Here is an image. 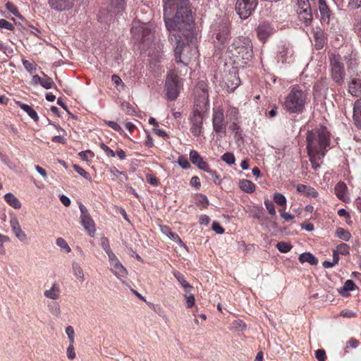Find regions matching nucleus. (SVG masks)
I'll return each mask as SVG.
<instances>
[{"label":"nucleus","mask_w":361,"mask_h":361,"mask_svg":"<svg viewBox=\"0 0 361 361\" xmlns=\"http://www.w3.org/2000/svg\"><path fill=\"white\" fill-rule=\"evenodd\" d=\"M190 7L189 0H166L164 21L171 34L176 29H183L190 36L191 27H194Z\"/></svg>","instance_id":"1"},{"label":"nucleus","mask_w":361,"mask_h":361,"mask_svg":"<svg viewBox=\"0 0 361 361\" xmlns=\"http://www.w3.org/2000/svg\"><path fill=\"white\" fill-rule=\"evenodd\" d=\"M307 150L312 168L317 171L320 168L325 156L326 147L330 143V133L325 126L308 130L306 135Z\"/></svg>","instance_id":"2"},{"label":"nucleus","mask_w":361,"mask_h":361,"mask_svg":"<svg viewBox=\"0 0 361 361\" xmlns=\"http://www.w3.org/2000/svg\"><path fill=\"white\" fill-rule=\"evenodd\" d=\"M173 35L177 40L174 49L175 59L177 63L186 66L189 61L197 56L198 51L194 36V27H191L190 36L183 29H176Z\"/></svg>","instance_id":"3"},{"label":"nucleus","mask_w":361,"mask_h":361,"mask_svg":"<svg viewBox=\"0 0 361 361\" xmlns=\"http://www.w3.org/2000/svg\"><path fill=\"white\" fill-rule=\"evenodd\" d=\"M195 107L191 118L190 131L194 136L198 137L202 133L204 112L208 102L209 94L204 82H199L195 89Z\"/></svg>","instance_id":"4"},{"label":"nucleus","mask_w":361,"mask_h":361,"mask_svg":"<svg viewBox=\"0 0 361 361\" xmlns=\"http://www.w3.org/2000/svg\"><path fill=\"white\" fill-rule=\"evenodd\" d=\"M306 94L298 87H293L285 101V107L291 113H300L305 108Z\"/></svg>","instance_id":"5"},{"label":"nucleus","mask_w":361,"mask_h":361,"mask_svg":"<svg viewBox=\"0 0 361 361\" xmlns=\"http://www.w3.org/2000/svg\"><path fill=\"white\" fill-rule=\"evenodd\" d=\"M233 54L238 60L247 63L253 56L252 43L248 37H242L237 39L232 45Z\"/></svg>","instance_id":"6"},{"label":"nucleus","mask_w":361,"mask_h":361,"mask_svg":"<svg viewBox=\"0 0 361 361\" xmlns=\"http://www.w3.org/2000/svg\"><path fill=\"white\" fill-rule=\"evenodd\" d=\"M130 32L133 37L140 43L148 44L154 38V34L150 27L147 24L138 20L133 22Z\"/></svg>","instance_id":"7"},{"label":"nucleus","mask_w":361,"mask_h":361,"mask_svg":"<svg viewBox=\"0 0 361 361\" xmlns=\"http://www.w3.org/2000/svg\"><path fill=\"white\" fill-rule=\"evenodd\" d=\"M180 88L179 77L173 72H169L167 74L164 87L167 99L171 101L175 100L179 94Z\"/></svg>","instance_id":"8"},{"label":"nucleus","mask_w":361,"mask_h":361,"mask_svg":"<svg viewBox=\"0 0 361 361\" xmlns=\"http://www.w3.org/2000/svg\"><path fill=\"white\" fill-rule=\"evenodd\" d=\"M259 0H237L235 11L239 17L245 20L247 19L255 11Z\"/></svg>","instance_id":"9"},{"label":"nucleus","mask_w":361,"mask_h":361,"mask_svg":"<svg viewBox=\"0 0 361 361\" xmlns=\"http://www.w3.org/2000/svg\"><path fill=\"white\" fill-rule=\"evenodd\" d=\"M310 0H298L297 4V13L299 20L302 22L305 26H309L312 21V6Z\"/></svg>","instance_id":"10"},{"label":"nucleus","mask_w":361,"mask_h":361,"mask_svg":"<svg viewBox=\"0 0 361 361\" xmlns=\"http://www.w3.org/2000/svg\"><path fill=\"white\" fill-rule=\"evenodd\" d=\"M79 209L81 212V224L82 225L84 229L88 233V234L91 237H93L96 231L94 222L90 216V214L85 205H83L82 203H80Z\"/></svg>","instance_id":"11"},{"label":"nucleus","mask_w":361,"mask_h":361,"mask_svg":"<svg viewBox=\"0 0 361 361\" xmlns=\"http://www.w3.org/2000/svg\"><path fill=\"white\" fill-rule=\"evenodd\" d=\"M212 126L214 131L223 137L226 135V125L222 109L214 110L212 116Z\"/></svg>","instance_id":"12"},{"label":"nucleus","mask_w":361,"mask_h":361,"mask_svg":"<svg viewBox=\"0 0 361 361\" xmlns=\"http://www.w3.org/2000/svg\"><path fill=\"white\" fill-rule=\"evenodd\" d=\"M216 39L220 44H224L228 39L230 35L229 25L227 22H224L216 29Z\"/></svg>","instance_id":"13"},{"label":"nucleus","mask_w":361,"mask_h":361,"mask_svg":"<svg viewBox=\"0 0 361 361\" xmlns=\"http://www.w3.org/2000/svg\"><path fill=\"white\" fill-rule=\"evenodd\" d=\"M190 160L201 170L207 172L209 169L208 164L203 160L202 157L195 150H192L190 152Z\"/></svg>","instance_id":"14"},{"label":"nucleus","mask_w":361,"mask_h":361,"mask_svg":"<svg viewBox=\"0 0 361 361\" xmlns=\"http://www.w3.org/2000/svg\"><path fill=\"white\" fill-rule=\"evenodd\" d=\"M313 6L317 4L319 6V12L322 16V19L324 22L329 23L330 20V10L326 5L325 0H310Z\"/></svg>","instance_id":"15"},{"label":"nucleus","mask_w":361,"mask_h":361,"mask_svg":"<svg viewBox=\"0 0 361 361\" xmlns=\"http://www.w3.org/2000/svg\"><path fill=\"white\" fill-rule=\"evenodd\" d=\"M10 224L16 237L20 241L25 242L27 240V235L21 229L18 219L16 217H13L10 221Z\"/></svg>","instance_id":"16"},{"label":"nucleus","mask_w":361,"mask_h":361,"mask_svg":"<svg viewBox=\"0 0 361 361\" xmlns=\"http://www.w3.org/2000/svg\"><path fill=\"white\" fill-rule=\"evenodd\" d=\"M49 6L56 11L68 10L72 7L71 0H49Z\"/></svg>","instance_id":"17"},{"label":"nucleus","mask_w":361,"mask_h":361,"mask_svg":"<svg viewBox=\"0 0 361 361\" xmlns=\"http://www.w3.org/2000/svg\"><path fill=\"white\" fill-rule=\"evenodd\" d=\"M348 92L355 97L361 96V80L353 78L349 82Z\"/></svg>","instance_id":"18"},{"label":"nucleus","mask_w":361,"mask_h":361,"mask_svg":"<svg viewBox=\"0 0 361 361\" xmlns=\"http://www.w3.org/2000/svg\"><path fill=\"white\" fill-rule=\"evenodd\" d=\"M257 32L258 37L264 40L271 34L272 27L268 23H262L257 27Z\"/></svg>","instance_id":"19"},{"label":"nucleus","mask_w":361,"mask_h":361,"mask_svg":"<svg viewBox=\"0 0 361 361\" xmlns=\"http://www.w3.org/2000/svg\"><path fill=\"white\" fill-rule=\"evenodd\" d=\"M353 118L355 126L361 129V99L356 100L354 104Z\"/></svg>","instance_id":"20"},{"label":"nucleus","mask_w":361,"mask_h":361,"mask_svg":"<svg viewBox=\"0 0 361 361\" xmlns=\"http://www.w3.org/2000/svg\"><path fill=\"white\" fill-rule=\"evenodd\" d=\"M296 190L299 193L307 197H316L318 195L316 190L310 185L298 184L297 185Z\"/></svg>","instance_id":"21"},{"label":"nucleus","mask_w":361,"mask_h":361,"mask_svg":"<svg viewBox=\"0 0 361 361\" xmlns=\"http://www.w3.org/2000/svg\"><path fill=\"white\" fill-rule=\"evenodd\" d=\"M313 35L314 47L316 49H321L323 48L325 42L323 32L321 29L317 27L316 29L313 30Z\"/></svg>","instance_id":"22"},{"label":"nucleus","mask_w":361,"mask_h":361,"mask_svg":"<svg viewBox=\"0 0 361 361\" xmlns=\"http://www.w3.org/2000/svg\"><path fill=\"white\" fill-rule=\"evenodd\" d=\"M111 266H113L111 270L118 279H121L122 278H124L127 276L128 271L121 264L119 261L111 264Z\"/></svg>","instance_id":"23"},{"label":"nucleus","mask_w":361,"mask_h":361,"mask_svg":"<svg viewBox=\"0 0 361 361\" xmlns=\"http://www.w3.org/2000/svg\"><path fill=\"white\" fill-rule=\"evenodd\" d=\"M44 295L51 300H56L60 297V288L56 283H54L50 289L44 292Z\"/></svg>","instance_id":"24"},{"label":"nucleus","mask_w":361,"mask_h":361,"mask_svg":"<svg viewBox=\"0 0 361 361\" xmlns=\"http://www.w3.org/2000/svg\"><path fill=\"white\" fill-rule=\"evenodd\" d=\"M299 260L301 263L308 262L312 265L318 264L317 259L310 252H304L299 256Z\"/></svg>","instance_id":"25"},{"label":"nucleus","mask_w":361,"mask_h":361,"mask_svg":"<svg viewBox=\"0 0 361 361\" xmlns=\"http://www.w3.org/2000/svg\"><path fill=\"white\" fill-rule=\"evenodd\" d=\"M239 186L242 190L247 193H252L255 190V184L252 181L246 179L241 180L239 183Z\"/></svg>","instance_id":"26"},{"label":"nucleus","mask_w":361,"mask_h":361,"mask_svg":"<svg viewBox=\"0 0 361 361\" xmlns=\"http://www.w3.org/2000/svg\"><path fill=\"white\" fill-rule=\"evenodd\" d=\"M4 199L6 202L13 208L20 209L21 207V203L12 193H6L4 196Z\"/></svg>","instance_id":"27"},{"label":"nucleus","mask_w":361,"mask_h":361,"mask_svg":"<svg viewBox=\"0 0 361 361\" xmlns=\"http://www.w3.org/2000/svg\"><path fill=\"white\" fill-rule=\"evenodd\" d=\"M356 288H357V287L356 286L355 283H354V281L353 280H347L345 282L343 287L340 289V295L342 296L347 297L349 295L348 292L349 290H353L355 289Z\"/></svg>","instance_id":"28"},{"label":"nucleus","mask_w":361,"mask_h":361,"mask_svg":"<svg viewBox=\"0 0 361 361\" xmlns=\"http://www.w3.org/2000/svg\"><path fill=\"white\" fill-rule=\"evenodd\" d=\"M331 64L332 77L336 82H338V59L335 55L331 58Z\"/></svg>","instance_id":"29"},{"label":"nucleus","mask_w":361,"mask_h":361,"mask_svg":"<svg viewBox=\"0 0 361 361\" xmlns=\"http://www.w3.org/2000/svg\"><path fill=\"white\" fill-rule=\"evenodd\" d=\"M173 276L185 291H190L192 289V286L184 279L183 276L180 272L175 271Z\"/></svg>","instance_id":"30"},{"label":"nucleus","mask_w":361,"mask_h":361,"mask_svg":"<svg viewBox=\"0 0 361 361\" xmlns=\"http://www.w3.org/2000/svg\"><path fill=\"white\" fill-rule=\"evenodd\" d=\"M18 104L20 106V107L24 111H25L29 115V116L31 118H32L35 121H37L39 120V117L37 112L35 110H33L31 106H30L27 104H23L21 102H18Z\"/></svg>","instance_id":"31"},{"label":"nucleus","mask_w":361,"mask_h":361,"mask_svg":"<svg viewBox=\"0 0 361 361\" xmlns=\"http://www.w3.org/2000/svg\"><path fill=\"white\" fill-rule=\"evenodd\" d=\"M72 268L73 271L74 275L80 281H83L85 280V275L83 273V270L81 267L76 262H73L72 264Z\"/></svg>","instance_id":"32"},{"label":"nucleus","mask_w":361,"mask_h":361,"mask_svg":"<svg viewBox=\"0 0 361 361\" xmlns=\"http://www.w3.org/2000/svg\"><path fill=\"white\" fill-rule=\"evenodd\" d=\"M338 246L336 247V249L334 250L333 254V261H324L322 264L324 268H330L334 265L336 264L338 262Z\"/></svg>","instance_id":"33"},{"label":"nucleus","mask_w":361,"mask_h":361,"mask_svg":"<svg viewBox=\"0 0 361 361\" xmlns=\"http://www.w3.org/2000/svg\"><path fill=\"white\" fill-rule=\"evenodd\" d=\"M42 73L44 77L42 78V81L39 84L45 89L48 90L52 88L54 85L53 80L48 77L45 73Z\"/></svg>","instance_id":"34"},{"label":"nucleus","mask_w":361,"mask_h":361,"mask_svg":"<svg viewBox=\"0 0 361 361\" xmlns=\"http://www.w3.org/2000/svg\"><path fill=\"white\" fill-rule=\"evenodd\" d=\"M230 80L232 82L231 85H230L228 83L227 84L228 88L231 92H233L240 85V80L239 78L237 77L235 75H230Z\"/></svg>","instance_id":"35"},{"label":"nucleus","mask_w":361,"mask_h":361,"mask_svg":"<svg viewBox=\"0 0 361 361\" xmlns=\"http://www.w3.org/2000/svg\"><path fill=\"white\" fill-rule=\"evenodd\" d=\"M276 247L280 252L286 253L291 250L292 245L288 243L281 241L276 244Z\"/></svg>","instance_id":"36"},{"label":"nucleus","mask_w":361,"mask_h":361,"mask_svg":"<svg viewBox=\"0 0 361 361\" xmlns=\"http://www.w3.org/2000/svg\"><path fill=\"white\" fill-rule=\"evenodd\" d=\"M221 159L228 165H232L235 163V159L234 154L231 152H226L221 156Z\"/></svg>","instance_id":"37"},{"label":"nucleus","mask_w":361,"mask_h":361,"mask_svg":"<svg viewBox=\"0 0 361 361\" xmlns=\"http://www.w3.org/2000/svg\"><path fill=\"white\" fill-rule=\"evenodd\" d=\"M56 243L59 247L64 250L66 252L68 253L71 252V247L63 238H58L56 240Z\"/></svg>","instance_id":"38"},{"label":"nucleus","mask_w":361,"mask_h":361,"mask_svg":"<svg viewBox=\"0 0 361 361\" xmlns=\"http://www.w3.org/2000/svg\"><path fill=\"white\" fill-rule=\"evenodd\" d=\"M340 217L345 219L347 225L351 226L353 225V221L351 219V215L349 212H347L344 209H340Z\"/></svg>","instance_id":"39"},{"label":"nucleus","mask_w":361,"mask_h":361,"mask_svg":"<svg viewBox=\"0 0 361 361\" xmlns=\"http://www.w3.org/2000/svg\"><path fill=\"white\" fill-rule=\"evenodd\" d=\"M274 200L277 204L280 206H283L286 204V197L281 193H275L274 195Z\"/></svg>","instance_id":"40"},{"label":"nucleus","mask_w":361,"mask_h":361,"mask_svg":"<svg viewBox=\"0 0 361 361\" xmlns=\"http://www.w3.org/2000/svg\"><path fill=\"white\" fill-rule=\"evenodd\" d=\"M166 229L169 231V233L167 234V235L171 239H172L173 240H174L176 243H178L180 246L185 247V243L181 240L180 237L176 233H173L171 231H169V228H166Z\"/></svg>","instance_id":"41"},{"label":"nucleus","mask_w":361,"mask_h":361,"mask_svg":"<svg viewBox=\"0 0 361 361\" xmlns=\"http://www.w3.org/2000/svg\"><path fill=\"white\" fill-rule=\"evenodd\" d=\"M121 108L122 110L128 115H133L135 113V109L128 102H123L121 104Z\"/></svg>","instance_id":"42"},{"label":"nucleus","mask_w":361,"mask_h":361,"mask_svg":"<svg viewBox=\"0 0 361 361\" xmlns=\"http://www.w3.org/2000/svg\"><path fill=\"white\" fill-rule=\"evenodd\" d=\"M49 311L54 316L59 317L61 313L60 306L56 302H53L49 305Z\"/></svg>","instance_id":"43"},{"label":"nucleus","mask_w":361,"mask_h":361,"mask_svg":"<svg viewBox=\"0 0 361 361\" xmlns=\"http://www.w3.org/2000/svg\"><path fill=\"white\" fill-rule=\"evenodd\" d=\"M340 200L343 202H348L349 200V197L345 195V191L347 190V187L345 183L340 182Z\"/></svg>","instance_id":"44"},{"label":"nucleus","mask_w":361,"mask_h":361,"mask_svg":"<svg viewBox=\"0 0 361 361\" xmlns=\"http://www.w3.org/2000/svg\"><path fill=\"white\" fill-rule=\"evenodd\" d=\"M73 168H74L75 171L78 174H80L81 176H82L83 178H85L87 180H90V178L89 173L85 170H84L82 168H81L80 166H78L77 164H74Z\"/></svg>","instance_id":"45"},{"label":"nucleus","mask_w":361,"mask_h":361,"mask_svg":"<svg viewBox=\"0 0 361 361\" xmlns=\"http://www.w3.org/2000/svg\"><path fill=\"white\" fill-rule=\"evenodd\" d=\"M264 204L271 215L274 216L276 214L275 206L271 201L267 200L264 201Z\"/></svg>","instance_id":"46"},{"label":"nucleus","mask_w":361,"mask_h":361,"mask_svg":"<svg viewBox=\"0 0 361 361\" xmlns=\"http://www.w3.org/2000/svg\"><path fill=\"white\" fill-rule=\"evenodd\" d=\"M351 238V234L348 231L340 228V240L348 241Z\"/></svg>","instance_id":"47"},{"label":"nucleus","mask_w":361,"mask_h":361,"mask_svg":"<svg viewBox=\"0 0 361 361\" xmlns=\"http://www.w3.org/2000/svg\"><path fill=\"white\" fill-rule=\"evenodd\" d=\"M0 27L6 29L8 30H13L15 28L14 25L12 23H9L8 20L5 19L0 20Z\"/></svg>","instance_id":"48"},{"label":"nucleus","mask_w":361,"mask_h":361,"mask_svg":"<svg viewBox=\"0 0 361 361\" xmlns=\"http://www.w3.org/2000/svg\"><path fill=\"white\" fill-rule=\"evenodd\" d=\"M6 8L16 16H20L18 8L11 2L6 4Z\"/></svg>","instance_id":"49"},{"label":"nucleus","mask_w":361,"mask_h":361,"mask_svg":"<svg viewBox=\"0 0 361 361\" xmlns=\"http://www.w3.org/2000/svg\"><path fill=\"white\" fill-rule=\"evenodd\" d=\"M315 357L318 360V361H325L326 360V353L323 349H318L315 351Z\"/></svg>","instance_id":"50"},{"label":"nucleus","mask_w":361,"mask_h":361,"mask_svg":"<svg viewBox=\"0 0 361 361\" xmlns=\"http://www.w3.org/2000/svg\"><path fill=\"white\" fill-rule=\"evenodd\" d=\"M207 173L211 174L212 178L216 185H219L221 183L219 176L217 175V173L215 171H213L209 168Z\"/></svg>","instance_id":"51"},{"label":"nucleus","mask_w":361,"mask_h":361,"mask_svg":"<svg viewBox=\"0 0 361 361\" xmlns=\"http://www.w3.org/2000/svg\"><path fill=\"white\" fill-rule=\"evenodd\" d=\"M197 200L200 204H202L204 207H207L209 204L207 197L202 194H199L197 195Z\"/></svg>","instance_id":"52"},{"label":"nucleus","mask_w":361,"mask_h":361,"mask_svg":"<svg viewBox=\"0 0 361 361\" xmlns=\"http://www.w3.org/2000/svg\"><path fill=\"white\" fill-rule=\"evenodd\" d=\"M112 7L123 9L125 0H109Z\"/></svg>","instance_id":"53"},{"label":"nucleus","mask_w":361,"mask_h":361,"mask_svg":"<svg viewBox=\"0 0 361 361\" xmlns=\"http://www.w3.org/2000/svg\"><path fill=\"white\" fill-rule=\"evenodd\" d=\"M212 229L217 234H222L224 233V228L218 222L216 221L213 222Z\"/></svg>","instance_id":"54"},{"label":"nucleus","mask_w":361,"mask_h":361,"mask_svg":"<svg viewBox=\"0 0 361 361\" xmlns=\"http://www.w3.org/2000/svg\"><path fill=\"white\" fill-rule=\"evenodd\" d=\"M24 68L30 73H32L33 71L36 70L35 66L29 62L27 60H23Z\"/></svg>","instance_id":"55"},{"label":"nucleus","mask_w":361,"mask_h":361,"mask_svg":"<svg viewBox=\"0 0 361 361\" xmlns=\"http://www.w3.org/2000/svg\"><path fill=\"white\" fill-rule=\"evenodd\" d=\"M357 341L355 338H350V341L348 342L347 345L344 348L345 353H348V348H355L357 346Z\"/></svg>","instance_id":"56"},{"label":"nucleus","mask_w":361,"mask_h":361,"mask_svg":"<svg viewBox=\"0 0 361 361\" xmlns=\"http://www.w3.org/2000/svg\"><path fill=\"white\" fill-rule=\"evenodd\" d=\"M100 147L106 153L108 157H115V155H116L115 152L105 144L101 143Z\"/></svg>","instance_id":"57"},{"label":"nucleus","mask_w":361,"mask_h":361,"mask_svg":"<svg viewBox=\"0 0 361 361\" xmlns=\"http://www.w3.org/2000/svg\"><path fill=\"white\" fill-rule=\"evenodd\" d=\"M178 164L183 169H189L190 166V164L188 159L185 157H180L178 159Z\"/></svg>","instance_id":"58"},{"label":"nucleus","mask_w":361,"mask_h":361,"mask_svg":"<svg viewBox=\"0 0 361 361\" xmlns=\"http://www.w3.org/2000/svg\"><path fill=\"white\" fill-rule=\"evenodd\" d=\"M100 240H101V245H102V248L105 250V252H107L111 250L109 240L107 238L102 237Z\"/></svg>","instance_id":"59"},{"label":"nucleus","mask_w":361,"mask_h":361,"mask_svg":"<svg viewBox=\"0 0 361 361\" xmlns=\"http://www.w3.org/2000/svg\"><path fill=\"white\" fill-rule=\"evenodd\" d=\"M67 357L69 360H73L75 357V353L74 347L72 345H69L66 350Z\"/></svg>","instance_id":"60"},{"label":"nucleus","mask_w":361,"mask_h":361,"mask_svg":"<svg viewBox=\"0 0 361 361\" xmlns=\"http://www.w3.org/2000/svg\"><path fill=\"white\" fill-rule=\"evenodd\" d=\"M350 247L345 243H340V255H348Z\"/></svg>","instance_id":"61"},{"label":"nucleus","mask_w":361,"mask_h":361,"mask_svg":"<svg viewBox=\"0 0 361 361\" xmlns=\"http://www.w3.org/2000/svg\"><path fill=\"white\" fill-rule=\"evenodd\" d=\"M186 298L187 307L190 308L195 305V297L193 295H185Z\"/></svg>","instance_id":"62"},{"label":"nucleus","mask_w":361,"mask_h":361,"mask_svg":"<svg viewBox=\"0 0 361 361\" xmlns=\"http://www.w3.org/2000/svg\"><path fill=\"white\" fill-rule=\"evenodd\" d=\"M229 129L232 131V132H235V135H241L240 134H238L239 133V130L240 129V126L238 125L237 122L236 121H233L229 126Z\"/></svg>","instance_id":"63"},{"label":"nucleus","mask_w":361,"mask_h":361,"mask_svg":"<svg viewBox=\"0 0 361 361\" xmlns=\"http://www.w3.org/2000/svg\"><path fill=\"white\" fill-rule=\"evenodd\" d=\"M190 185L195 187L196 189H199L200 188V181L197 176L192 177L190 180Z\"/></svg>","instance_id":"64"}]
</instances>
